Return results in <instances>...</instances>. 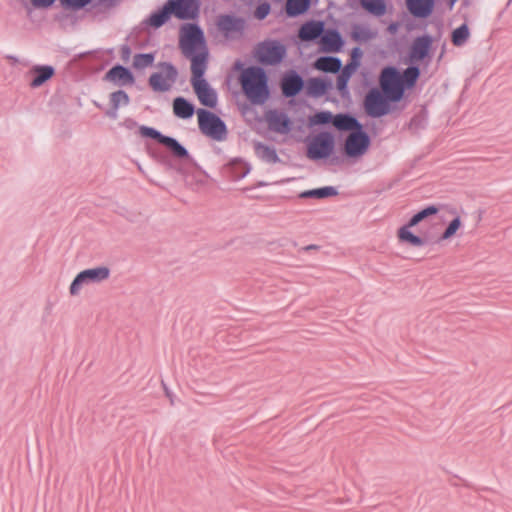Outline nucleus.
I'll return each instance as SVG.
<instances>
[{
  "label": "nucleus",
  "mask_w": 512,
  "mask_h": 512,
  "mask_svg": "<svg viewBox=\"0 0 512 512\" xmlns=\"http://www.w3.org/2000/svg\"><path fill=\"white\" fill-rule=\"evenodd\" d=\"M285 47L275 41L261 43L256 49V58L263 64H277L285 56Z\"/></svg>",
  "instance_id": "0eeeda50"
},
{
  "label": "nucleus",
  "mask_w": 512,
  "mask_h": 512,
  "mask_svg": "<svg viewBox=\"0 0 512 512\" xmlns=\"http://www.w3.org/2000/svg\"><path fill=\"white\" fill-rule=\"evenodd\" d=\"M177 78L176 69L170 64H161L159 71L154 73L149 78V84L154 91L165 92L168 91Z\"/></svg>",
  "instance_id": "423d86ee"
},
{
  "label": "nucleus",
  "mask_w": 512,
  "mask_h": 512,
  "mask_svg": "<svg viewBox=\"0 0 512 512\" xmlns=\"http://www.w3.org/2000/svg\"><path fill=\"white\" fill-rule=\"evenodd\" d=\"M402 77L404 87H412L419 77V69L416 67L407 68Z\"/></svg>",
  "instance_id": "c9c22d12"
},
{
  "label": "nucleus",
  "mask_w": 512,
  "mask_h": 512,
  "mask_svg": "<svg viewBox=\"0 0 512 512\" xmlns=\"http://www.w3.org/2000/svg\"><path fill=\"white\" fill-rule=\"evenodd\" d=\"M333 149V138L328 133L315 136L308 145L307 156L316 160L328 157Z\"/></svg>",
  "instance_id": "9b49d317"
},
{
  "label": "nucleus",
  "mask_w": 512,
  "mask_h": 512,
  "mask_svg": "<svg viewBox=\"0 0 512 512\" xmlns=\"http://www.w3.org/2000/svg\"><path fill=\"white\" fill-rule=\"evenodd\" d=\"M333 125L340 131H356L362 129L361 124L353 117L346 114L333 116Z\"/></svg>",
  "instance_id": "aec40b11"
},
{
  "label": "nucleus",
  "mask_w": 512,
  "mask_h": 512,
  "mask_svg": "<svg viewBox=\"0 0 512 512\" xmlns=\"http://www.w3.org/2000/svg\"><path fill=\"white\" fill-rule=\"evenodd\" d=\"M470 37V31L466 24H462L460 27L456 28L451 35V40L453 45L460 47L465 44V42Z\"/></svg>",
  "instance_id": "2f4dec72"
},
{
  "label": "nucleus",
  "mask_w": 512,
  "mask_h": 512,
  "mask_svg": "<svg viewBox=\"0 0 512 512\" xmlns=\"http://www.w3.org/2000/svg\"><path fill=\"white\" fill-rule=\"evenodd\" d=\"M321 190L323 191L324 197H328V196H332V195L336 194L333 187H324V188H321Z\"/></svg>",
  "instance_id": "de8ad7c7"
},
{
  "label": "nucleus",
  "mask_w": 512,
  "mask_h": 512,
  "mask_svg": "<svg viewBox=\"0 0 512 512\" xmlns=\"http://www.w3.org/2000/svg\"><path fill=\"white\" fill-rule=\"evenodd\" d=\"M431 40L429 37L417 38L412 45L410 58L413 61H419L425 58L429 52Z\"/></svg>",
  "instance_id": "412c9836"
},
{
  "label": "nucleus",
  "mask_w": 512,
  "mask_h": 512,
  "mask_svg": "<svg viewBox=\"0 0 512 512\" xmlns=\"http://www.w3.org/2000/svg\"><path fill=\"white\" fill-rule=\"evenodd\" d=\"M356 71L355 64L354 65H346L342 70L341 74L338 77L337 87L339 90H343L346 88L347 82L351 75Z\"/></svg>",
  "instance_id": "4c0bfd02"
},
{
  "label": "nucleus",
  "mask_w": 512,
  "mask_h": 512,
  "mask_svg": "<svg viewBox=\"0 0 512 512\" xmlns=\"http://www.w3.org/2000/svg\"><path fill=\"white\" fill-rule=\"evenodd\" d=\"M167 2L172 14L179 19H193L198 14L197 0H168Z\"/></svg>",
  "instance_id": "f8f14e48"
},
{
  "label": "nucleus",
  "mask_w": 512,
  "mask_h": 512,
  "mask_svg": "<svg viewBox=\"0 0 512 512\" xmlns=\"http://www.w3.org/2000/svg\"><path fill=\"white\" fill-rule=\"evenodd\" d=\"M128 103H129V96L127 95L126 92H124L122 90L113 92L110 95V104L112 106V112H108V115L115 118L117 116V114H116L117 110L122 106L128 105Z\"/></svg>",
  "instance_id": "c85d7f7f"
},
{
  "label": "nucleus",
  "mask_w": 512,
  "mask_h": 512,
  "mask_svg": "<svg viewBox=\"0 0 512 512\" xmlns=\"http://www.w3.org/2000/svg\"><path fill=\"white\" fill-rule=\"evenodd\" d=\"M461 225H462V221H461L460 217L454 218L449 223L448 227L445 229L443 234L441 235V239L448 240V239L452 238L457 233V231L460 229Z\"/></svg>",
  "instance_id": "ea45409f"
},
{
  "label": "nucleus",
  "mask_w": 512,
  "mask_h": 512,
  "mask_svg": "<svg viewBox=\"0 0 512 512\" xmlns=\"http://www.w3.org/2000/svg\"><path fill=\"white\" fill-rule=\"evenodd\" d=\"M219 26L221 29L229 31L240 27V22L233 19L230 16H223L219 20Z\"/></svg>",
  "instance_id": "a19ab883"
},
{
  "label": "nucleus",
  "mask_w": 512,
  "mask_h": 512,
  "mask_svg": "<svg viewBox=\"0 0 512 512\" xmlns=\"http://www.w3.org/2000/svg\"><path fill=\"white\" fill-rule=\"evenodd\" d=\"M310 0H287L286 12L289 16H297L307 11Z\"/></svg>",
  "instance_id": "c756f323"
},
{
  "label": "nucleus",
  "mask_w": 512,
  "mask_h": 512,
  "mask_svg": "<svg viewBox=\"0 0 512 512\" xmlns=\"http://www.w3.org/2000/svg\"><path fill=\"white\" fill-rule=\"evenodd\" d=\"M180 47L186 57L207 50L201 30L192 24L181 28Z\"/></svg>",
  "instance_id": "20e7f679"
},
{
  "label": "nucleus",
  "mask_w": 512,
  "mask_h": 512,
  "mask_svg": "<svg viewBox=\"0 0 512 512\" xmlns=\"http://www.w3.org/2000/svg\"><path fill=\"white\" fill-rule=\"evenodd\" d=\"M153 62V54H137L134 56L133 65L137 69H143L151 66Z\"/></svg>",
  "instance_id": "58836bf2"
},
{
  "label": "nucleus",
  "mask_w": 512,
  "mask_h": 512,
  "mask_svg": "<svg viewBox=\"0 0 512 512\" xmlns=\"http://www.w3.org/2000/svg\"><path fill=\"white\" fill-rule=\"evenodd\" d=\"M380 87L386 97L392 102L401 100L404 94L402 77L393 67H386L380 75Z\"/></svg>",
  "instance_id": "f03ea898"
},
{
  "label": "nucleus",
  "mask_w": 512,
  "mask_h": 512,
  "mask_svg": "<svg viewBox=\"0 0 512 512\" xmlns=\"http://www.w3.org/2000/svg\"><path fill=\"white\" fill-rule=\"evenodd\" d=\"M110 276V269L106 266H98L81 271L76 275L69 287L72 296L80 293L83 287L100 283L107 280Z\"/></svg>",
  "instance_id": "7ed1b4c3"
},
{
  "label": "nucleus",
  "mask_w": 512,
  "mask_h": 512,
  "mask_svg": "<svg viewBox=\"0 0 512 512\" xmlns=\"http://www.w3.org/2000/svg\"><path fill=\"white\" fill-rule=\"evenodd\" d=\"M191 60V83L205 80L203 75L207 69L208 51L202 50L191 56H187Z\"/></svg>",
  "instance_id": "4468645a"
},
{
  "label": "nucleus",
  "mask_w": 512,
  "mask_h": 512,
  "mask_svg": "<svg viewBox=\"0 0 512 512\" xmlns=\"http://www.w3.org/2000/svg\"><path fill=\"white\" fill-rule=\"evenodd\" d=\"M197 116L199 128L204 135L215 140H223L225 138L226 127L218 116L204 109H199Z\"/></svg>",
  "instance_id": "39448f33"
},
{
  "label": "nucleus",
  "mask_w": 512,
  "mask_h": 512,
  "mask_svg": "<svg viewBox=\"0 0 512 512\" xmlns=\"http://www.w3.org/2000/svg\"><path fill=\"white\" fill-rule=\"evenodd\" d=\"M270 12V6L267 3L259 5L255 10V17L257 19H264Z\"/></svg>",
  "instance_id": "37998d69"
},
{
  "label": "nucleus",
  "mask_w": 512,
  "mask_h": 512,
  "mask_svg": "<svg viewBox=\"0 0 512 512\" xmlns=\"http://www.w3.org/2000/svg\"><path fill=\"white\" fill-rule=\"evenodd\" d=\"M30 74L32 76L30 86L36 88L52 78L54 69L51 66H35L31 69Z\"/></svg>",
  "instance_id": "6ab92c4d"
},
{
  "label": "nucleus",
  "mask_w": 512,
  "mask_h": 512,
  "mask_svg": "<svg viewBox=\"0 0 512 512\" xmlns=\"http://www.w3.org/2000/svg\"><path fill=\"white\" fill-rule=\"evenodd\" d=\"M240 84L247 99L253 104H263L269 98L268 79L259 67H249L242 71Z\"/></svg>",
  "instance_id": "f257e3e1"
},
{
  "label": "nucleus",
  "mask_w": 512,
  "mask_h": 512,
  "mask_svg": "<svg viewBox=\"0 0 512 512\" xmlns=\"http://www.w3.org/2000/svg\"><path fill=\"white\" fill-rule=\"evenodd\" d=\"M55 0H32V4L35 7H48L50 6Z\"/></svg>",
  "instance_id": "49530a36"
},
{
  "label": "nucleus",
  "mask_w": 512,
  "mask_h": 512,
  "mask_svg": "<svg viewBox=\"0 0 512 512\" xmlns=\"http://www.w3.org/2000/svg\"><path fill=\"white\" fill-rule=\"evenodd\" d=\"M370 145L368 135L360 130L351 132L345 142L344 151L347 156L357 158L366 153Z\"/></svg>",
  "instance_id": "6e6552de"
},
{
  "label": "nucleus",
  "mask_w": 512,
  "mask_h": 512,
  "mask_svg": "<svg viewBox=\"0 0 512 512\" xmlns=\"http://www.w3.org/2000/svg\"><path fill=\"white\" fill-rule=\"evenodd\" d=\"M433 0H407L410 12L418 17H426L432 10Z\"/></svg>",
  "instance_id": "5701e85b"
},
{
  "label": "nucleus",
  "mask_w": 512,
  "mask_h": 512,
  "mask_svg": "<svg viewBox=\"0 0 512 512\" xmlns=\"http://www.w3.org/2000/svg\"><path fill=\"white\" fill-rule=\"evenodd\" d=\"M140 134L144 137H149L157 140L159 143L168 148L175 157L185 158L188 156L187 150L180 145L174 138L164 136L157 130L151 127H140Z\"/></svg>",
  "instance_id": "9d476101"
},
{
  "label": "nucleus",
  "mask_w": 512,
  "mask_h": 512,
  "mask_svg": "<svg viewBox=\"0 0 512 512\" xmlns=\"http://www.w3.org/2000/svg\"><path fill=\"white\" fill-rule=\"evenodd\" d=\"M333 115L328 111L318 112L309 118V125H323L332 122Z\"/></svg>",
  "instance_id": "e433bc0d"
},
{
  "label": "nucleus",
  "mask_w": 512,
  "mask_h": 512,
  "mask_svg": "<svg viewBox=\"0 0 512 512\" xmlns=\"http://www.w3.org/2000/svg\"><path fill=\"white\" fill-rule=\"evenodd\" d=\"M411 227L412 226H409V222L406 225L400 227L397 231L398 240L400 242L408 243L415 247L422 246L424 244L423 240L419 236L414 235L410 231Z\"/></svg>",
  "instance_id": "393cba45"
},
{
  "label": "nucleus",
  "mask_w": 512,
  "mask_h": 512,
  "mask_svg": "<svg viewBox=\"0 0 512 512\" xmlns=\"http://www.w3.org/2000/svg\"><path fill=\"white\" fill-rule=\"evenodd\" d=\"M362 7L368 12L381 16L386 11V6L383 0H360Z\"/></svg>",
  "instance_id": "7c9ffc66"
},
{
  "label": "nucleus",
  "mask_w": 512,
  "mask_h": 512,
  "mask_svg": "<svg viewBox=\"0 0 512 512\" xmlns=\"http://www.w3.org/2000/svg\"><path fill=\"white\" fill-rule=\"evenodd\" d=\"M173 112L179 118H190L194 113V107L187 100L178 97L173 102Z\"/></svg>",
  "instance_id": "a878e982"
},
{
  "label": "nucleus",
  "mask_w": 512,
  "mask_h": 512,
  "mask_svg": "<svg viewBox=\"0 0 512 512\" xmlns=\"http://www.w3.org/2000/svg\"><path fill=\"white\" fill-rule=\"evenodd\" d=\"M91 0H61V3L65 7L79 9L87 5Z\"/></svg>",
  "instance_id": "79ce46f5"
},
{
  "label": "nucleus",
  "mask_w": 512,
  "mask_h": 512,
  "mask_svg": "<svg viewBox=\"0 0 512 512\" xmlns=\"http://www.w3.org/2000/svg\"><path fill=\"white\" fill-rule=\"evenodd\" d=\"M105 79L120 86L132 85L135 80L132 73L120 65L110 69L105 75Z\"/></svg>",
  "instance_id": "dca6fc26"
},
{
  "label": "nucleus",
  "mask_w": 512,
  "mask_h": 512,
  "mask_svg": "<svg viewBox=\"0 0 512 512\" xmlns=\"http://www.w3.org/2000/svg\"><path fill=\"white\" fill-rule=\"evenodd\" d=\"M266 119L271 130L280 134H287L290 131L291 122L287 115L278 111H270L267 113Z\"/></svg>",
  "instance_id": "2eb2a0df"
},
{
  "label": "nucleus",
  "mask_w": 512,
  "mask_h": 512,
  "mask_svg": "<svg viewBox=\"0 0 512 512\" xmlns=\"http://www.w3.org/2000/svg\"><path fill=\"white\" fill-rule=\"evenodd\" d=\"M438 212H439L438 207H436L434 205L428 206V207L424 208L423 210L419 211L418 213H416L409 220V226H416L421 221L425 220L426 218H428L430 216L436 215Z\"/></svg>",
  "instance_id": "72a5a7b5"
},
{
  "label": "nucleus",
  "mask_w": 512,
  "mask_h": 512,
  "mask_svg": "<svg viewBox=\"0 0 512 512\" xmlns=\"http://www.w3.org/2000/svg\"><path fill=\"white\" fill-rule=\"evenodd\" d=\"M255 151L257 156L264 161H267L269 163H275L278 161L276 151L267 145L257 144L255 146Z\"/></svg>",
  "instance_id": "473e14b6"
},
{
  "label": "nucleus",
  "mask_w": 512,
  "mask_h": 512,
  "mask_svg": "<svg viewBox=\"0 0 512 512\" xmlns=\"http://www.w3.org/2000/svg\"><path fill=\"white\" fill-rule=\"evenodd\" d=\"M327 88V83L320 78H311L306 82V92L310 96H322L326 93Z\"/></svg>",
  "instance_id": "cd10ccee"
},
{
  "label": "nucleus",
  "mask_w": 512,
  "mask_h": 512,
  "mask_svg": "<svg viewBox=\"0 0 512 512\" xmlns=\"http://www.w3.org/2000/svg\"><path fill=\"white\" fill-rule=\"evenodd\" d=\"M324 31V24L319 21H310L303 24L299 30V38L303 41H311L318 38Z\"/></svg>",
  "instance_id": "a211bd4d"
},
{
  "label": "nucleus",
  "mask_w": 512,
  "mask_h": 512,
  "mask_svg": "<svg viewBox=\"0 0 512 512\" xmlns=\"http://www.w3.org/2000/svg\"><path fill=\"white\" fill-rule=\"evenodd\" d=\"M391 102L386 95H382L377 89L371 90L365 98V110L372 117H380L390 111Z\"/></svg>",
  "instance_id": "1a4fd4ad"
},
{
  "label": "nucleus",
  "mask_w": 512,
  "mask_h": 512,
  "mask_svg": "<svg viewBox=\"0 0 512 512\" xmlns=\"http://www.w3.org/2000/svg\"><path fill=\"white\" fill-rule=\"evenodd\" d=\"M314 67L320 71L336 73L341 68V61L334 57H320L315 61Z\"/></svg>",
  "instance_id": "b1692460"
},
{
  "label": "nucleus",
  "mask_w": 512,
  "mask_h": 512,
  "mask_svg": "<svg viewBox=\"0 0 512 512\" xmlns=\"http://www.w3.org/2000/svg\"><path fill=\"white\" fill-rule=\"evenodd\" d=\"M301 197L307 198V197H317V198H324L323 191L320 189L310 190L303 192L301 194Z\"/></svg>",
  "instance_id": "a18cd8bd"
},
{
  "label": "nucleus",
  "mask_w": 512,
  "mask_h": 512,
  "mask_svg": "<svg viewBox=\"0 0 512 512\" xmlns=\"http://www.w3.org/2000/svg\"><path fill=\"white\" fill-rule=\"evenodd\" d=\"M361 57H362L361 49L360 48H354L351 51V62L348 65H354L355 64V69H357L359 64H360L359 61H360Z\"/></svg>",
  "instance_id": "c03bdc74"
},
{
  "label": "nucleus",
  "mask_w": 512,
  "mask_h": 512,
  "mask_svg": "<svg viewBox=\"0 0 512 512\" xmlns=\"http://www.w3.org/2000/svg\"><path fill=\"white\" fill-rule=\"evenodd\" d=\"M281 87L283 94L287 97H291L301 90L303 81L298 75H289L283 78Z\"/></svg>",
  "instance_id": "4be33fe9"
},
{
  "label": "nucleus",
  "mask_w": 512,
  "mask_h": 512,
  "mask_svg": "<svg viewBox=\"0 0 512 512\" xmlns=\"http://www.w3.org/2000/svg\"><path fill=\"white\" fill-rule=\"evenodd\" d=\"M172 15L171 9L169 7L168 2L164 5V7L156 12L153 13L146 21V23L154 28H159L162 26L166 21L169 19V17Z\"/></svg>",
  "instance_id": "bb28decb"
},
{
  "label": "nucleus",
  "mask_w": 512,
  "mask_h": 512,
  "mask_svg": "<svg viewBox=\"0 0 512 512\" xmlns=\"http://www.w3.org/2000/svg\"><path fill=\"white\" fill-rule=\"evenodd\" d=\"M351 36L355 41H367L371 39L374 34L367 27L356 25L353 27Z\"/></svg>",
  "instance_id": "f704fd0d"
},
{
  "label": "nucleus",
  "mask_w": 512,
  "mask_h": 512,
  "mask_svg": "<svg viewBox=\"0 0 512 512\" xmlns=\"http://www.w3.org/2000/svg\"><path fill=\"white\" fill-rule=\"evenodd\" d=\"M195 94L197 95L200 103L204 106L213 108L217 104V94L210 87L206 80L191 83Z\"/></svg>",
  "instance_id": "ddd939ff"
},
{
  "label": "nucleus",
  "mask_w": 512,
  "mask_h": 512,
  "mask_svg": "<svg viewBox=\"0 0 512 512\" xmlns=\"http://www.w3.org/2000/svg\"><path fill=\"white\" fill-rule=\"evenodd\" d=\"M321 46L325 52H338L343 46L340 34L334 30L326 31L321 37Z\"/></svg>",
  "instance_id": "f3484780"
}]
</instances>
